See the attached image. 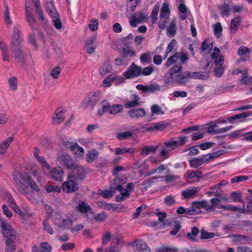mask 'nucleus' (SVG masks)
I'll return each instance as SVG.
<instances>
[{
  "label": "nucleus",
  "instance_id": "obj_27",
  "mask_svg": "<svg viewBox=\"0 0 252 252\" xmlns=\"http://www.w3.org/2000/svg\"><path fill=\"white\" fill-rule=\"evenodd\" d=\"M199 191V189L197 187H193L191 189H188L182 192V196L184 199L190 198L193 197Z\"/></svg>",
  "mask_w": 252,
  "mask_h": 252
},
{
  "label": "nucleus",
  "instance_id": "obj_57",
  "mask_svg": "<svg viewBox=\"0 0 252 252\" xmlns=\"http://www.w3.org/2000/svg\"><path fill=\"white\" fill-rule=\"evenodd\" d=\"M133 37V35L130 33L127 36L123 38L122 39V42L125 46L128 47L131 44Z\"/></svg>",
  "mask_w": 252,
  "mask_h": 252
},
{
  "label": "nucleus",
  "instance_id": "obj_54",
  "mask_svg": "<svg viewBox=\"0 0 252 252\" xmlns=\"http://www.w3.org/2000/svg\"><path fill=\"white\" fill-rule=\"evenodd\" d=\"M176 26L174 23L172 22L167 30V35L169 37H173L176 34Z\"/></svg>",
  "mask_w": 252,
  "mask_h": 252
},
{
  "label": "nucleus",
  "instance_id": "obj_33",
  "mask_svg": "<svg viewBox=\"0 0 252 252\" xmlns=\"http://www.w3.org/2000/svg\"><path fill=\"white\" fill-rule=\"evenodd\" d=\"M135 56L136 52L132 50H130L128 47L123 48L121 51L120 56L123 59H126L129 56L130 57H134Z\"/></svg>",
  "mask_w": 252,
  "mask_h": 252
},
{
  "label": "nucleus",
  "instance_id": "obj_48",
  "mask_svg": "<svg viewBox=\"0 0 252 252\" xmlns=\"http://www.w3.org/2000/svg\"><path fill=\"white\" fill-rule=\"evenodd\" d=\"M116 74H110L103 80V83L105 87H109L112 85L111 82L115 80Z\"/></svg>",
  "mask_w": 252,
  "mask_h": 252
},
{
  "label": "nucleus",
  "instance_id": "obj_61",
  "mask_svg": "<svg viewBox=\"0 0 252 252\" xmlns=\"http://www.w3.org/2000/svg\"><path fill=\"white\" fill-rule=\"evenodd\" d=\"M151 113L153 115L155 114L162 115L164 114V112L161 109V107L157 104L153 105L151 108Z\"/></svg>",
  "mask_w": 252,
  "mask_h": 252
},
{
  "label": "nucleus",
  "instance_id": "obj_17",
  "mask_svg": "<svg viewBox=\"0 0 252 252\" xmlns=\"http://www.w3.org/2000/svg\"><path fill=\"white\" fill-rule=\"evenodd\" d=\"M123 246V241L118 237L112 239L110 247L106 252H119Z\"/></svg>",
  "mask_w": 252,
  "mask_h": 252
},
{
  "label": "nucleus",
  "instance_id": "obj_22",
  "mask_svg": "<svg viewBox=\"0 0 252 252\" xmlns=\"http://www.w3.org/2000/svg\"><path fill=\"white\" fill-rule=\"evenodd\" d=\"M128 115L133 119H138L146 115V111L143 108H137L128 111Z\"/></svg>",
  "mask_w": 252,
  "mask_h": 252
},
{
  "label": "nucleus",
  "instance_id": "obj_6",
  "mask_svg": "<svg viewBox=\"0 0 252 252\" xmlns=\"http://www.w3.org/2000/svg\"><path fill=\"white\" fill-rule=\"evenodd\" d=\"M177 73L172 74V78L170 82H168L167 79V73H166L164 81L166 83L169 84L176 82L180 85H184L189 81V79L191 78V74L190 71H185L179 74H176Z\"/></svg>",
  "mask_w": 252,
  "mask_h": 252
},
{
  "label": "nucleus",
  "instance_id": "obj_13",
  "mask_svg": "<svg viewBox=\"0 0 252 252\" xmlns=\"http://www.w3.org/2000/svg\"><path fill=\"white\" fill-rule=\"evenodd\" d=\"M74 170L73 172V174L69 175V178H71L74 180H83L86 176V171L82 166H79L78 165H75L73 167Z\"/></svg>",
  "mask_w": 252,
  "mask_h": 252
},
{
  "label": "nucleus",
  "instance_id": "obj_18",
  "mask_svg": "<svg viewBox=\"0 0 252 252\" xmlns=\"http://www.w3.org/2000/svg\"><path fill=\"white\" fill-rule=\"evenodd\" d=\"M58 160L61 162L66 167L69 169H73L75 165L70 156L67 154H62L58 156Z\"/></svg>",
  "mask_w": 252,
  "mask_h": 252
},
{
  "label": "nucleus",
  "instance_id": "obj_55",
  "mask_svg": "<svg viewBox=\"0 0 252 252\" xmlns=\"http://www.w3.org/2000/svg\"><path fill=\"white\" fill-rule=\"evenodd\" d=\"M132 135V132L130 131L120 132L117 134V137L120 140H123L130 138Z\"/></svg>",
  "mask_w": 252,
  "mask_h": 252
},
{
  "label": "nucleus",
  "instance_id": "obj_21",
  "mask_svg": "<svg viewBox=\"0 0 252 252\" xmlns=\"http://www.w3.org/2000/svg\"><path fill=\"white\" fill-rule=\"evenodd\" d=\"M76 209L82 214L92 213L91 207L84 201H80L76 206Z\"/></svg>",
  "mask_w": 252,
  "mask_h": 252
},
{
  "label": "nucleus",
  "instance_id": "obj_51",
  "mask_svg": "<svg viewBox=\"0 0 252 252\" xmlns=\"http://www.w3.org/2000/svg\"><path fill=\"white\" fill-rule=\"evenodd\" d=\"M245 203H243V207L241 210V213L250 215L252 213V199L249 200L247 204V209L244 208Z\"/></svg>",
  "mask_w": 252,
  "mask_h": 252
},
{
  "label": "nucleus",
  "instance_id": "obj_44",
  "mask_svg": "<svg viewBox=\"0 0 252 252\" xmlns=\"http://www.w3.org/2000/svg\"><path fill=\"white\" fill-rule=\"evenodd\" d=\"M151 61V57L149 53L141 54L140 57V62L143 65L150 63Z\"/></svg>",
  "mask_w": 252,
  "mask_h": 252
},
{
  "label": "nucleus",
  "instance_id": "obj_3",
  "mask_svg": "<svg viewBox=\"0 0 252 252\" xmlns=\"http://www.w3.org/2000/svg\"><path fill=\"white\" fill-rule=\"evenodd\" d=\"M178 139V140L170 139L164 143L159 152V155L163 159H166L170 157V151L182 147L189 142L187 136H179Z\"/></svg>",
  "mask_w": 252,
  "mask_h": 252
},
{
  "label": "nucleus",
  "instance_id": "obj_10",
  "mask_svg": "<svg viewBox=\"0 0 252 252\" xmlns=\"http://www.w3.org/2000/svg\"><path fill=\"white\" fill-rule=\"evenodd\" d=\"M101 97V93L100 91H96L90 93L85 99L86 105L93 108L99 101Z\"/></svg>",
  "mask_w": 252,
  "mask_h": 252
},
{
  "label": "nucleus",
  "instance_id": "obj_2",
  "mask_svg": "<svg viewBox=\"0 0 252 252\" xmlns=\"http://www.w3.org/2000/svg\"><path fill=\"white\" fill-rule=\"evenodd\" d=\"M189 60L186 54L176 52L172 56L169 57L164 64L166 68L172 65L167 72V80L170 82L172 80V74L180 73L182 69V64L186 63Z\"/></svg>",
  "mask_w": 252,
  "mask_h": 252
},
{
  "label": "nucleus",
  "instance_id": "obj_38",
  "mask_svg": "<svg viewBox=\"0 0 252 252\" xmlns=\"http://www.w3.org/2000/svg\"><path fill=\"white\" fill-rule=\"evenodd\" d=\"M16 250V246L14 241L11 239L5 240V252H14Z\"/></svg>",
  "mask_w": 252,
  "mask_h": 252
},
{
  "label": "nucleus",
  "instance_id": "obj_31",
  "mask_svg": "<svg viewBox=\"0 0 252 252\" xmlns=\"http://www.w3.org/2000/svg\"><path fill=\"white\" fill-rule=\"evenodd\" d=\"M62 145L66 148H69L71 150H74V146L77 145L76 142H73L71 141L70 138L64 136L62 138Z\"/></svg>",
  "mask_w": 252,
  "mask_h": 252
},
{
  "label": "nucleus",
  "instance_id": "obj_16",
  "mask_svg": "<svg viewBox=\"0 0 252 252\" xmlns=\"http://www.w3.org/2000/svg\"><path fill=\"white\" fill-rule=\"evenodd\" d=\"M72 221L69 218H63L62 217L56 218L55 223L59 228L69 229L72 225Z\"/></svg>",
  "mask_w": 252,
  "mask_h": 252
},
{
  "label": "nucleus",
  "instance_id": "obj_14",
  "mask_svg": "<svg viewBox=\"0 0 252 252\" xmlns=\"http://www.w3.org/2000/svg\"><path fill=\"white\" fill-rule=\"evenodd\" d=\"M14 54V58L19 65L22 66L25 63V57L21 47L12 48Z\"/></svg>",
  "mask_w": 252,
  "mask_h": 252
},
{
  "label": "nucleus",
  "instance_id": "obj_64",
  "mask_svg": "<svg viewBox=\"0 0 252 252\" xmlns=\"http://www.w3.org/2000/svg\"><path fill=\"white\" fill-rule=\"evenodd\" d=\"M39 247L41 252H51L52 251L51 246L47 242L41 243Z\"/></svg>",
  "mask_w": 252,
  "mask_h": 252
},
{
  "label": "nucleus",
  "instance_id": "obj_49",
  "mask_svg": "<svg viewBox=\"0 0 252 252\" xmlns=\"http://www.w3.org/2000/svg\"><path fill=\"white\" fill-rule=\"evenodd\" d=\"M218 208L222 209L224 210L231 211L232 212H237L238 211L241 213V208L237 207L236 206H233L232 205H228V206L224 205H220Z\"/></svg>",
  "mask_w": 252,
  "mask_h": 252
},
{
  "label": "nucleus",
  "instance_id": "obj_58",
  "mask_svg": "<svg viewBox=\"0 0 252 252\" xmlns=\"http://www.w3.org/2000/svg\"><path fill=\"white\" fill-rule=\"evenodd\" d=\"M154 66L151 65L147 66L143 69L141 67V75H143L144 76H148L152 73L154 71Z\"/></svg>",
  "mask_w": 252,
  "mask_h": 252
},
{
  "label": "nucleus",
  "instance_id": "obj_59",
  "mask_svg": "<svg viewBox=\"0 0 252 252\" xmlns=\"http://www.w3.org/2000/svg\"><path fill=\"white\" fill-rule=\"evenodd\" d=\"M161 90V86L158 84H151L147 86V93H154L156 91H159Z\"/></svg>",
  "mask_w": 252,
  "mask_h": 252
},
{
  "label": "nucleus",
  "instance_id": "obj_47",
  "mask_svg": "<svg viewBox=\"0 0 252 252\" xmlns=\"http://www.w3.org/2000/svg\"><path fill=\"white\" fill-rule=\"evenodd\" d=\"M177 50V41L173 39L168 44L166 50L167 53H171L172 52H176Z\"/></svg>",
  "mask_w": 252,
  "mask_h": 252
},
{
  "label": "nucleus",
  "instance_id": "obj_56",
  "mask_svg": "<svg viewBox=\"0 0 252 252\" xmlns=\"http://www.w3.org/2000/svg\"><path fill=\"white\" fill-rule=\"evenodd\" d=\"M178 249L174 247L164 246L157 250V252H177Z\"/></svg>",
  "mask_w": 252,
  "mask_h": 252
},
{
  "label": "nucleus",
  "instance_id": "obj_5",
  "mask_svg": "<svg viewBox=\"0 0 252 252\" xmlns=\"http://www.w3.org/2000/svg\"><path fill=\"white\" fill-rule=\"evenodd\" d=\"M218 156L217 153H213L193 158L189 161V165L191 168H196L203 165L204 163L208 162L211 160L217 158Z\"/></svg>",
  "mask_w": 252,
  "mask_h": 252
},
{
  "label": "nucleus",
  "instance_id": "obj_39",
  "mask_svg": "<svg viewBox=\"0 0 252 252\" xmlns=\"http://www.w3.org/2000/svg\"><path fill=\"white\" fill-rule=\"evenodd\" d=\"M135 246L137 249L140 251H150V249L147 244L142 240H138L135 242Z\"/></svg>",
  "mask_w": 252,
  "mask_h": 252
},
{
  "label": "nucleus",
  "instance_id": "obj_12",
  "mask_svg": "<svg viewBox=\"0 0 252 252\" xmlns=\"http://www.w3.org/2000/svg\"><path fill=\"white\" fill-rule=\"evenodd\" d=\"M31 1H27L25 3V11L27 21L32 28L35 25V18L33 15L32 8L31 6Z\"/></svg>",
  "mask_w": 252,
  "mask_h": 252
},
{
  "label": "nucleus",
  "instance_id": "obj_35",
  "mask_svg": "<svg viewBox=\"0 0 252 252\" xmlns=\"http://www.w3.org/2000/svg\"><path fill=\"white\" fill-rule=\"evenodd\" d=\"M112 66L109 62L104 63L100 67L99 72L101 75H105L111 72Z\"/></svg>",
  "mask_w": 252,
  "mask_h": 252
},
{
  "label": "nucleus",
  "instance_id": "obj_42",
  "mask_svg": "<svg viewBox=\"0 0 252 252\" xmlns=\"http://www.w3.org/2000/svg\"><path fill=\"white\" fill-rule=\"evenodd\" d=\"M157 146L153 145L144 147L141 149V154L142 155L147 156L151 153H155L157 150Z\"/></svg>",
  "mask_w": 252,
  "mask_h": 252
},
{
  "label": "nucleus",
  "instance_id": "obj_15",
  "mask_svg": "<svg viewBox=\"0 0 252 252\" xmlns=\"http://www.w3.org/2000/svg\"><path fill=\"white\" fill-rule=\"evenodd\" d=\"M66 112L65 109L59 107L57 108L55 112V116L52 117V123L54 125H58L62 123L64 119V113Z\"/></svg>",
  "mask_w": 252,
  "mask_h": 252
},
{
  "label": "nucleus",
  "instance_id": "obj_53",
  "mask_svg": "<svg viewBox=\"0 0 252 252\" xmlns=\"http://www.w3.org/2000/svg\"><path fill=\"white\" fill-rule=\"evenodd\" d=\"M202 172L199 170L192 171L191 172L188 171L187 174V177L189 179H192L194 177L200 178L202 177Z\"/></svg>",
  "mask_w": 252,
  "mask_h": 252
},
{
  "label": "nucleus",
  "instance_id": "obj_63",
  "mask_svg": "<svg viewBox=\"0 0 252 252\" xmlns=\"http://www.w3.org/2000/svg\"><path fill=\"white\" fill-rule=\"evenodd\" d=\"M224 71V69L222 65L220 64L219 66H216L214 72L216 76L220 78L222 76Z\"/></svg>",
  "mask_w": 252,
  "mask_h": 252
},
{
  "label": "nucleus",
  "instance_id": "obj_37",
  "mask_svg": "<svg viewBox=\"0 0 252 252\" xmlns=\"http://www.w3.org/2000/svg\"><path fill=\"white\" fill-rule=\"evenodd\" d=\"M191 78L194 79H200L202 80H206L208 79L209 75L207 72H191Z\"/></svg>",
  "mask_w": 252,
  "mask_h": 252
},
{
  "label": "nucleus",
  "instance_id": "obj_23",
  "mask_svg": "<svg viewBox=\"0 0 252 252\" xmlns=\"http://www.w3.org/2000/svg\"><path fill=\"white\" fill-rule=\"evenodd\" d=\"M193 204L194 206L197 208V211L198 213H200V209H205L206 211H212V206H210L209 203L205 200H202L200 201H194L193 202Z\"/></svg>",
  "mask_w": 252,
  "mask_h": 252
},
{
  "label": "nucleus",
  "instance_id": "obj_26",
  "mask_svg": "<svg viewBox=\"0 0 252 252\" xmlns=\"http://www.w3.org/2000/svg\"><path fill=\"white\" fill-rule=\"evenodd\" d=\"M168 124L165 123L163 121L151 124L149 126V130L151 131H161L164 130L167 126Z\"/></svg>",
  "mask_w": 252,
  "mask_h": 252
},
{
  "label": "nucleus",
  "instance_id": "obj_34",
  "mask_svg": "<svg viewBox=\"0 0 252 252\" xmlns=\"http://www.w3.org/2000/svg\"><path fill=\"white\" fill-rule=\"evenodd\" d=\"M230 4H228L224 1L223 4L219 6L220 13L223 17H228L230 15Z\"/></svg>",
  "mask_w": 252,
  "mask_h": 252
},
{
  "label": "nucleus",
  "instance_id": "obj_19",
  "mask_svg": "<svg viewBox=\"0 0 252 252\" xmlns=\"http://www.w3.org/2000/svg\"><path fill=\"white\" fill-rule=\"evenodd\" d=\"M52 178L56 181H62L63 171L61 167H54L51 169L50 172Z\"/></svg>",
  "mask_w": 252,
  "mask_h": 252
},
{
  "label": "nucleus",
  "instance_id": "obj_9",
  "mask_svg": "<svg viewBox=\"0 0 252 252\" xmlns=\"http://www.w3.org/2000/svg\"><path fill=\"white\" fill-rule=\"evenodd\" d=\"M1 227L3 236L6 238V239H11L14 241L16 239L17 233L8 223L5 221H2Z\"/></svg>",
  "mask_w": 252,
  "mask_h": 252
},
{
  "label": "nucleus",
  "instance_id": "obj_52",
  "mask_svg": "<svg viewBox=\"0 0 252 252\" xmlns=\"http://www.w3.org/2000/svg\"><path fill=\"white\" fill-rule=\"evenodd\" d=\"M231 197L235 202H241L244 203V201L242 198V193L240 191H233L231 193Z\"/></svg>",
  "mask_w": 252,
  "mask_h": 252
},
{
  "label": "nucleus",
  "instance_id": "obj_60",
  "mask_svg": "<svg viewBox=\"0 0 252 252\" xmlns=\"http://www.w3.org/2000/svg\"><path fill=\"white\" fill-rule=\"evenodd\" d=\"M48 220V219L44 220L42 222V225L44 230L50 235H52L54 233V231L50 224L49 223Z\"/></svg>",
  "mask_w": 252,
  "mask_h": 252
},
{
  "label": "nucleus",
  "instance_id": "obj_30",
  "mask_svg": "<svg viewBox=\"0 0 252 252\" xmlns=\"http://www.w3.org/2000/svg\"><path fill=\"white\" fill-rule=\"evenodd\" d=\"M199 232L198 228L196 226H193L191 228V231L187 233L186 237L189 238L192 242H198L197 236Z\"/></svg>",
  "mask_w": 252,
  "mask_h": 252
},
{
  "label": "nucleus",
  "instance_id": "obj_4",
  "mask_svg": "<svg viewBox=\"0 0 252 252\" xmlns=\"http://www.w3.org/2000/svg\"><path fill=\"white\" fill-rule=\"evenodd\" d=\"M123 110V106L121 104L110 105L109 102L104 100L102 101L101 108L98 110L97 114L99 116L108 112L110 114L115 115L121 112Z\"/></svg>",
  "mask_w": 252,
  "mask_h": 252
},
{
  "label": "nucleus",
  "instance_id": "obj_7",
  "mask_svg": "<svg viewBox=\"0 0 252 252\" xmlns=\"http://www.w3.org/2000/svg\"><path fill=\"white\" fill-rule=\"evenodd\" d=\"M126 79H131L141 76V66L132 62L126 71L123 73Z\"/></svg>",
  "mask_w": 252,
  "mask_h": 252
},
{
  "label": "nucleus",
  "instance_id": "obj_29",
  "mask_svg": "<svg viewBox=\"0 0 252 252\" xmlns=\"http://www.w3.org/2000/svg\"><path fill=\"white\" fill-rule=\"evenodd\" d=\"M13 141V137L10 136L2 143H0V154L4 155L6 153L7 149Z\"/></svg>",
  "mask_w": 252,
  "mask_h": 252
},
{
  "label": "nucleus",
  "instance_id": "obj_45",
  "mask_svg": "<svg viewBox=\"0 0 252 252\" xmlns=\"http://www.w3.org/2000/svg\"><path fill=\"white\" fill-rule=\"evenodd\" d=\"M212 58L215 60V64L216 66H219L220 64L223 65L224 62V57L222 55H217L216 53H213L211 55Z\"/></svg>",
  "mask_w": 252,
  "mask_h": 252
},
{
  "label": "nucleus",
  "instance_id": "obj_41",
  "mask_svg": "<svg viewBox=\"0 0 252 252\" xmlns=\"http://www.w3.org/2000/svg\"><path fill=\"white\" fill-rule=\"evenodd\" d=\"M169 13L170 10L169 9L168 4L166 3H164L161 9L160 13V18L167 19L169 17Z\"/></svg>",
  "mask_w": 252,
  "mask_h": 252
},
{
  "label": "nucleus",
  "instance_id": "obj_1",
  "mask_svg": "<svg viewBox=\"0 0 252 252\" xmlns=\"http://www.w3.org/2000/svg\"><path fill=\"white\" fill-rule=\"evenodd\" d=\"M12 179L16 188L20 193L25 195L29 199L30 194V189L32 192H38L40 189L32 177L27 173L14 172L12 174Z\"/></svg>",
  "mask_w": 252,
  "mask_h": 252
},
{
  "label": "nucleus",
  "instance_id": "obj_28",
  "mask_svg": "<svg viewBox=\"0 0 252 252\" xmlns=\"http://www.w3.org/2000/svg\"><path fill=\"white\" fill-rule=\"evenodd\" d=\"M238 73H241L243 75L240 81L241 85H251L252 84V77L249 76L247 70H239Z\"/></svg>",
  "mask_w": 252,
  "mask_h": 252
},
{
  "label": "nucleus",
  "instance_id": "obj_62",
  "mask_svg": "<svg viewBox=\"0 0 252 252\" xmlns=\"http://www.w3.org/2000/svg\"><path fill=\"white\" fill-rule=\"evenodd\" d=\"M164 202L167 206H171L176 203V201L173 195H169L164 198Z\"/></svg>",
  "mask_w": 252,
  "mask_h": 252
},
{
  "label": "nucleus",
  "instance_id": "obj_46",
  "mask_svg": "<svg viewBox=\"0 0 252 252\" xmlns=\"http://www.w3.org/2000/svg\"><path fill=\"white\" fill-rule=\"evenodd\" d=\"M98 152L95 149H93L90 151L88 154L87 155L86 160L88 162H91L93 161L95 158L98 156Z\"/></svg>",
  "mask_w": 252,
  "mask_h": 252
},
{
  "label": "nucleus",
  "instance_id": "obj_43",
  "mask_svg": "<svg viewBox=\"0 0 252 252\" xmlns=\"http://www.w3.org/2000/svg\"><path fill=\"white\" fill-rule=\"evenodd\" d=\"M241 24V18L236 17L231 20L230 24V30L232 32H236Z\"/></svg>",
  "mask_w": 252,
  "mask_h": 252
},
{
  "label": "nucleus",
  "instance_id": "obj_32",
  "mask_svg": "<svg viewBox=\"0 0 252 252\" xmlns=\"http://www.w3.org/2000/svg\"><path fill=\"white\" fill-rule=\"evenodd\" d=\"M0 49L1 50V55L3 61L9 62V56L8 54L7 46L6 44L3 42H0Z\"/></svg>",
  "mask_w": 252,
  "mask_h": 252
},
{
  "label": "nucleus",
  "instance_id": "obj_50",
  "mask_svg": "<svg viewBox=\"0 0 252 252\" xmlns=\"http://www.w3.org/2000/svg\"><path fill=\"white\" fill-rule=\"evenodd\" d=\"M74 150H71L74 155H75L77 157H81L84 156V150L82 147L77 144V145L74 146Z\"/></svg>",
  "mask_w": 252,
  "mask_h": 252
},
{
  "label": "nucleus",
  "instance_id": "obj_25",
  "mask_svg": "<svg viewBox=\"0 0 252 252\" xmlns=\"http://www.w3.org/2000/svg\"><path fill=\"white\" fill-rule=\"evenodd\" d=\"M7 198L8 199V201L9 204L10 205V207L13 209V210L18 215L21 216H23L25 215V214L23 213L18 206L16 204V203L14 199V198L12 196V195L10 193H7Z\"/></svg>",
  "mask_w": 252,
  "mask_h": 252
},
{
  "label": "nucleus",
  "instance_id": "obj_24",
  "mask_svg": "<svg viewBox=\"0 0 252 252\" xmlns=\"http://www.w3.org/2000/svg\"><path fill=\"white\" fill-rule=\"evenodd\" d=\"M7 198L8 199V201L9 204L10 205V207L13 209V210L18 215L21 216H23L25 215V214L23 213L18 206L16 204V203L14 199V198L12 196V195L10 193H7Z\"/></svg>",
  "mask_w": 252,
  "mask_h": 252
},
{
  "label": "nucleus",
  "instance_id": "obj_20",
  "mask_svg": "<svg viewBox=\"0 0 252 252\" xmlns=\"http://www.w3.org/2000/svg\"><path fill=\"white\" fill-rule=\"evenodd\" d=\"M112 189H117V190L119 191L121 193V195H117L116 197V201L117 202H121L130 196V194L127 190H124V188L121 184H119L116 187H113Z\"/></svg>",
  "mask_w": 252,
  "mask_h": 252
},
{
  "label": "nucleus",
  "instance_id": "obj_8",
  "mask_svg": "<svg viewBox=\"0 0 252 252\" xmlns=\"http://www.w3.org/2000/svg\"><path fill=\"white\" fill-rule=\"evenodd\" d=\"M24 38L22 33L17 27H14L12 39L10 42L11 48L21 47L24 43Z\"/></svg>",
  "mask_w": 252,
  "mask_h": 252
},
{
  "label": "nucleus",
  "instance_id": "obj_36",
  "mask_svg": "<svg viewBox=\"0 0 252 252\" xmlns=\"http://www.w3.org/2000/svg\"><path fill=\"white\" fill-rule=\"evenodd\" d=\"M134 100L127 101L125 104V107L127 109L135 108L139 105V98L137 95L134 94Z\"/></svg>",
  "mask_w": 252,
  "mask_h": 252
},
{
  "label": "nucleus",
  "instance_id": "obj_40",
  "mask_svg": "<svg viewBox=\"0 0 252 252\" xmlns=\"http://www.w3.org/2000/svg\"><path fill=\"white\" fill-rule=\"evenodd\" d=\"M5 11L4 13V23L6 25H10L12 24V20L10 17V8L8 7L6 3H4Z\"/></svg>",
  "mask_w": 252,
  "mask_h": 252
},
{
  "label": "nucleus",
  "instance_id": "obj_11",
  "mask_svg": "<svg viewBox=\"0 0 252 252\" xmlns=\"http://www.w3.org/2000/svg\"><path fill=\"white\" fill-rule=\"evenodd\" d=\"M67 181L62 185V189L66 193H73L77 191L79 189L78 185L75 180L68 176Z\"/></svg>",
  "mask_w": 252,
  "mask_h": 252
}]
</instances>
